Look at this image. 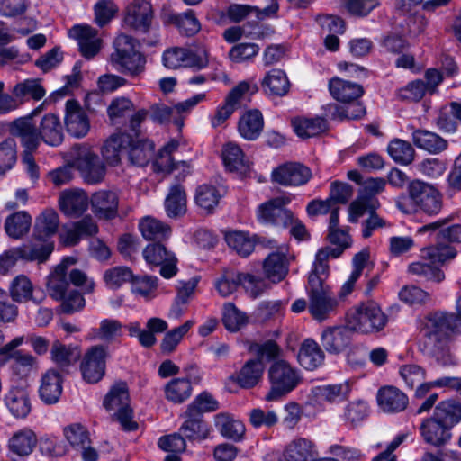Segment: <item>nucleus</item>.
I'll return each mask as SVG.
<instances>
[{
    "instance_id": "obj_1",
    "label": "nucleus",
    "mask_w": 461,
    "mask_h": 461,
    "mask_svg": "<svg viewBox=\"0 0 461 461\" xmlns=\"http://www.w3.org/2000/svg\"><path fill=\"white\" fill-rule=\"evenodd\" d=\"M456 311H437L423 318L420 347L424 354L438 358L447 351L454 337L461 334V295L456 300Z\"/></svg>"
},
{
    "instance_id": "obj_2",
    "label": "nucleus",
    "mask_w": 461,
    "mask_h": 461,
    "mask_svg": "<svg viewBox=\"0 0 461 461\" xmlns=\"http://www.w3.org/2000/svg\"><path fill=\"white\" fill-rule=\"evenodd\" d=\"M136 41L127 35L120 34L113 41L114 51L110 55V63L119 72L138 77L145 70L146 59L136 50Z\"/></svg>"
},
{
    "instance_id": "obj_3",
    "label": "nucleus",
    "mask_w": 461,
    "mask_h": 461,
    "mask_svg": "<svg viewBox=\"0 0 461 461\" xmlns=\"http://www.w3.org/2000/svg\"><path fill=\"white\" fill-rule=\"evenodd\" d=\"M270 389L267 402L278 401L293 392L303 381L300 371L285 360L275 361L268 369Z\"/></svg>"
},
{
    "instance_id": "obj_4",
    "label": "nucleus",
    "mask_w": 461,
    "mask_h": 461,
    "mask_svg": "<svg viewBox=\"0 0 461 461\" xmlns=\"http://www.w3.org/2000/svg\"><path fill=\"white\" fill-rule=\"evenodd\" d=\"M387 317L381 308L373 302L362 303L348 315V323L353 331L365 334L382 330L387 323Z\"/></svg>"
},
{
    "instance_id": "obj_5",
    "label": "nucleus",
    "mask_w": 461,
    "mask_h": 461,
    "mask_svg": "<svg viewBox=\"0 0 461 461\" xmlns=\"http://www.w3.org/2000/svg\"><path fill=\"white\" fill-rule=\"evenodd\" d=\"M104 406L108 411H115L114 415L123 429H137L138 424L131 420L132 410L130 407L129 390L125 382H118L112 386L104 400Z\"/></svg>"
},
{
    "instance_id": "obj_6",
    "label": "nucleus",
    "mask_w": 461,
    "mask_h": 461,
    "mask_svg": "<svg viewBox=\"0 0 461 461\" xmlns=\"http://www.w3.org/2000/svg\"><path fill=\"white\" fill-rule=\"evenodd\" d=\"M309 312L316 320L326 319L330 312L337 306L330 287L325 285L323 277L309 276L308 277Z\"/></svg>"
},
{
    "instance_id": "obj_7",
    "label": "nucleus",
    "mask_w": 461,
    "mask_h": 461,
    "mask_svg": "<svg viewBox=\"0 0 461 461\" xmlns=\"http://www.w3.org/2000/svg\"><path fill=\"white\" fill-rule=\"evenodd\" d=\"M74 158V165L81 172L83 178L88 184L101 182L105 176V167L99 157L88 147L75 146L70 152Z\"/></svg>"
},
{
    "instance_id": "obj_8",
    "label": "nucleus",
    "mask_w": 461,
    "mask_h": 461,
    "mask_svg": "<svg viewBox=\"0 0 461 461\" xmlns=\"http://www.w3.org/2000/svg\"><path fill=\"white\" fill-rule=\"evenodd\" d=\"M288 196L273 198L258 208V220L265 224L287 228L293 219V212L285 208L290 203Z\"/></svg>"
},
{
    "instance_id": "obj_9",
    "label": "nucleus",
    "mask_w": 461,
    "mask_h": 461,
    "mask_svg": "<svg viewBox=\"0 0 461 461\" xmlns=\"http://www.w3.org/2000/svg\"><path fill=\"white\" fill-rule=\"evenodd\" d=\"M411 200L425 213L437 214L442 207L439 193L430 185L414 180L408 186Z\"/></svg>"
},
{
    "instance_id": "obj_10",
    "label": "nucleus",
    "mask_w": 461,
    "mask_h": 461,
    "mask_svg": "<svg viewBox=\"0 0 461 461\" xmlns=\"http://www.w3.org/2000/svg\"><path fill=\"white\" fill-rule=\"evenodd\" d=\"M143 257L149 265L160 266V275L165 278H171L177 273V258L169 251L162 241L148 245L143 250Z\"/></svg>"
},
{
    "instance_id": "obj_11",
    "label": "nucleus",
    "mask_w": 461,
    "mask_h": 461,
    "mask_svg": "<svg viewBox=\"0 0 461 461\" xmlns=\"http://www.w3.org/2000/svg\"><path fill=\"white\" fill-rule=\"evenodd\" d=\"M107 349L97 345L91 347L85 354L80 369L85 381L90 384L99 382L105 373Z\"/></svg>"
},
{
    "instance_id": "obj_12",
    "label": "nucleus",
    "mask_w": 461,
    "mask_h": 461,
    "mask_svg": "<svg viewBox=\"0 0 461 461\" xmlns=\"http://www.w3.org/2000/svg\"><path fill=\"white\" fill-rule=\"evenodd\" d=\"M10 132L20 140L24 151H35L41 142L39 126L32 116L14 120L10 125Z\"/></svg>"
},
{
    "instance_id": "obj_13",
    "label": "nucleus",
    "mask_w": 461,
    "mask_h": 461,
    "mask_svg": "<svg viewBox=\"0 0 461 461\" xmlns=\"http://www.w3.org/2000/svg\"><path fill=\"white\" fill-rule=\"evenodd\" d=\"M311 177V169L296 162L285 163L272 172L273 181L284 186H300L305 185Z\"/></svg>"
},
{
    "instance_id": "obj_14",
    "label": "nucleus",
    "mask_w": 461,
    "mask_h": 461,
    "mask_svg": "<svg viewBox=\"0 0 461 461\" xmlns=\"http://www.w3.org/2000/svg\"><path fill=\"white\" fill-rule=\"evenodd\" d=\"M64 122L67 131L76 137H85L90 130L89 118L76 100H68L65 107Z\"/></svg>"
},
{
    "instance_id": "obj_15",
    "label": "nucleus",
    "mask_w": 461,
    "mask_h": 461,
    "mask_svg": "<svg viewBox=\"0 0 461 461\" xmlns=\"http://www.w3.org/2000/svg\"><path fill=\"white\" fill-rule=\"evenodd\" d=\"M8 295L19 303L32 301L35 304H41L45 299L43 291L34 289L32 281L25 275H19L12 280Z\"/></svg>"
},
{
    "instance_id": "obj_16",
    "label": "nucleus",
    "mask_w": 461,
    "mask_h": 461,
    "mask_svg": "<svg viewBox=\"0 0 461 461\" xmlns=\"http://www.w3.org/2000/svg\"><path fill=\"white\" fill-rule=\"evenodd\" d=\"M153 19L152 5L145 0H135L128 5L124 18L125 23L142 32H147Z\"/></svg>"
},
{
    "instance_id": "obj_17",
    "label": "nucleus",
    "mask_w": 461,
    "mask_h": 461,
    "mask_svg": "<svg viewBox=\"0 0 461 461\" xmlns=\"http://www.w3.org/2000/svg\"><path fill=\"white\" fill-rule=\"evenodd\" d=\"M98 226L90 216H86L70 226H64L60 234V242L64 246H76L82 238L92 237L97 234Z\"/></svg>"
},
{
    "instance_id": "obj_18",
    "label": "nucleus",
    "mask_w": 461,
    "mask_h": 461,
    "mask_svg": "<svg viewBox=\"0 0 461 461\" xmlns=\"http://www.w3.org/2000/svg\"><path fill=\"white\" fill-rule=\"evenodd\" d=\"M376 401L384 413H399L406 410L409 405L407 394L393 385L381 387L377 392Z\"/></svg>"
},
{
    "instance_id": "obj_19",
    "label": "nucleus",
    "mask_w": 461,
    "mask_h": 461,
    "mask_svg": "<svg viewBox=\"0 0 461 461\" xmlns=\"http://www.w3.org/2000/svg\"><path fill=\"white\" fill-rule=\"evenodd\" d=\"M353 330L346 326H335L325 329L321 337L323 348L330 354H339L350 344Z\"/></svg>"
},
{
    "instance_id": "obj_20",
    "label": "nucleus",
    "mask_w": 461,
    "mask_h": 461,
    "mask_svg": "<svg viewBox=\"0 0 461 461\" xmlns=\"http://www.w3.org/2000/svg\"><path fill=\"white\" fill-rule=\"evenodd\" d=\"M71 33L77 40L79 50L86 59H92L101 50L102 41L97 31L90 25H76Z\"/></svg>"
},
{
    "instance_id": "obj_21",
    "label": "nucleus",
    "mask_w": 461,
    "mask_h": 461,
    "mask_svg": "<svg viewBox=\"0 0 461 461\" xmlns=\"http://www.w3.org/2000/svg\"><path fill=\"white\" fill-rule=\"evenodd\" d=\"M70 263L73 261H70L69 258L63 259L48 276L46 289L49 295L54 300L64 298L65 294L72 289L67 274Z\"/></svg>"
},
{
    "instance_id": "obj_22",
    "label": "nucleus",
    "mask_w": 461,
    "mask_h": 461,
    "mask_svg": "<svg viewBox=\"0 0 461 461\" xmlns=\"http://www.w3.org/2000/svg\"><path fill=\"white\" fill-rule=\"evenodd\" d=\"M450 430L447 425L436 419L434 414L425 419L420 426V432L424 441L435 447H441L450 439Z\"/></svg>"
},
{
    "instance_id": "obj_23",
    "label": "nucleus",
    "mask_w": 461,
    "mask_h": 461,
    "mask_svg": "<svg viewBox=\"0 0 461 461\" xmlns=\"http://www.w3.org/2000/svg\"><path fill=\"white\" fill-rule=\"evenodd\" d=\"M5 404L17 419L27 417L32 411L30 394L23 386H12L5 396Z\"/></svg>"
},
{
    "instance_id": "obj_24",
    "label": "nucleus",
    "mask_w": 461,
    "mask_h": 461,
    "mask_svg": "<svg viewBox=\"0 0 461 461\" xmlns=\"http://www.w3.org/2000/svg\"><path fill=\"white\" fill-rule=\"evenodd\" d=\"M91 204L94 212L99 218L113 219L117 215L119 197L110 190H101L93 194Z\"/></svg>"
},
{
    "instance_id": "obj_25",
    "label": "nucleus",
    "mask_w": 461,
    "mask_h": 461,
    "mask_svg": "<svg viewBox=\"0 0 461 461\" xmlns=\"http://www.w3.org/2000/svg\"><path fill=\"white\" fill-rule=\"evenodd\" d=\"M59 203L66 215L78 217L87 210L89 199L82 190H67L60 194Z\"/></svg>"
},
{
    "instance_id": "obj_26",
    "label": "nucleus",
    "mask_w": 461,
    "mask_h": 461,
    "mask_svg": "<svg viewBox=\"0 0 461 461\" xmlns=\"http://www.w3.org/2000/svg\"><path fill=\"white\" fill-rule=\"evenodd\" d=\"M265 366L259 359L248 360L230 379L243 389L255 387L262 379Z\"/></svg>"
},
{
    "instance_id": "obj_27",
    "label": "nucleus",
    "mask_w": 461,
    "mask_h": 461,
    "mask_svg": "<svg viewBox=\"0 0 461 461\" xmlns=\"http://www.w3.org/2000/svg\"><path fill=\"white\" fill-rule=\"evenodd\" d=\"M329 89L333 98L345 104L357 101L364 94V88L360 84L339 77L330 80Z\"/></svg>"
},
{
    "instance_id": "obj_28",
    "label": "nucleus",
    "mask_w": 461,
    "mask_h": 461,
    "mask_svg": "<svg viewBox=\"0 0 461 461\" xmlns=\"http://www.w3.org/2000/svg\"><path fill=\"white\" fill-rule=\"evenodd\" d=\"M22 259L25 261H36L39 264L48 260L54 249V242L49 239H39L33 237V240L21 247Z\"/></svg>"
},
{
    "instance_id": "obj_29",
    "label": "nucleus",
    "mask_w": 461,
    "mask_h": 461,
    "mask_svg": "<svg viewBox=\"0 0 461 461\" xmlns=\"http://www.w3.org/2000/svg\"><path fill=\"white\" fill-rule=\"evenodd\" d=\"M297 359L304 369L312 371L323 364L325 354L314 339H306L300 346Z\"/></svg>"
},
{
    "instance_id": "obj_30",
    "label": "nucleus",
    "mask_w": 461,
    "mask_h": 461,
    "mask_svg": "<svg viewBox=\"0 0 461 461\" xmlns=\"http://www.w3.org/2000/svg\"><path fill=\"white\" fill-rule=\"evenodd\" d=\"M277 10L278 5L273 0L268 6L263 9L249 5L232 4L227 9V15L232 22L240 23L250 14H254L258 20H263L276 14Z\"/></svg>"
},
{
    "instance_id": "obj_31",
    "label": "nucleus",
    "mask_w": 461,
    "mask_h": 461,
    "mask_svg": "<svg viewBox=\"0 0 461 461\" xmlns=\"http://www.w3.org/2000/svg\"><path fill=\"white\" fill-rule=\"evenodd\" d=\"M128 157L131 164L144 167L154 153V144L145 138H133L131 135V142H126Z\"/></svg>"
},
{
    "instance_id": "obj_32",
    "label": "nucleus",
    "mask_w": 461,
    "mask_h": 461,
    "mask_svg": "<svg viewBox=\"0 0 461 461\" xmlns=\"http://www.w3.org/2000/svg\"><path fill=\"white\" fill-rule=\"evenodd\" d=\"M221 157L225 167L230 171L237 172L240 175H246L249 171V161L236 143H226L222 148Z\"/></svg>"
},
{
    "instance_id": "obj_33",
    "label": "nucleus",
    "mask_w": 461,
    "mask_h": 461,
    "mask_svg": "<svg viewBox=\"0 0 461 461\" xmlns=\"http://www.w3.org/2000/svg\"><path fill=\"white\" fill-rule=\"evenodd\" d=\"M41 141L50 146H59L62 143L64 135L59 118L54 113L45 114L39 125Z\"/></svg>"
},
{
    "instance_id": "obj_34",
    "label": "nucleus",
    "mask_w": 461,
    "mask_h": 461,
    "mask_svg": "<svg viewBox=\"0 0 461 461\" xmlns=\"http://www.w3.org/2000/svg\"><path fill=\"white\" fill-rule=\"evenodd\" d=\"M62 393V379L54 370H49L41 378L39 389L41 399L47 404L56 403Z\"/></svg>"
},
{
    "instance_id": "obj_35",
    "label": "nucleus",
    "mask_w": 461,
    "mask_h": 461,
    "mask_svg": "<svg viewBox=\"0 0 461 461\" xmlns=\"http://www.w3.org/2000/svg\"><path fill=\"white\" fill-rule=\"evenodd\" d=\"M451 221L450 217L440 219L437 221L426 224L419 229V232L435 231L439 230L437 233L438 240H443L450 243H461V224H453L447 226Z\"/></svg>"
},
{
    "instance_id": "obj_36",
    "label": "nucleus",
    "mask_w": 461,
    "mask_h": 461,
    "mask_svg": "<svg viewBox=\"0 0 461 461\" xmlns=\"http://www.w3.org/2000/svg\"><path fill=\"white\" fill-rule=\"evenodd\" d=\"M413 143L421 149L432 154H438L447 148V141L435 132L416 130L412 132Z\"/></svg>"
},
{
    "instance_id": "obj_37",
    "label": "nucleus",
    "mask_w": 461,
    "mask_h": 461,
    "mask_svg": "<svg viewBox=\"0 0 461 461\" xmlns=\"http://www.w3.org/2000/svg\"><path fill=\"white\" fill-rule=\"evenodd\" d=\"M126 142H131V133L113 134L104 144L102 155L110 165H117L121 160V154L126 150Z\"/></svg>"
},
{
    "instance_id": "obj_38",
    "label": "nucleus",
    "mask_w": 461,
    "mask_h": 461,
    "mask_svg": "<svg viewBox=\"0 0 461 461\" xmlns=\"http://www.w3.org/2000/svg\"><path fill=\"white\" fill-rule=\"evenodd\" d=\"M348 382L316 386L312 388V394L319 400L329 403H336L348 400L350 393Z\"/></svg>"
},
{
    "instance_id": "obj_39",
    "label": "nucleus",
    "mask_w": 461,
    "mask_h": 461,
    "mask_svg": "<svg viewBox=\"0 0 461 461\" xmlns=\"http://www.w3.org/2000/svg\"><path fill=\"white\" fill-rule=\"evenodd\" d=\"M264 126L263 116L258 110L249 111L244 113L238 124L240 134L248 140L258 138Z\"/></svg>"
},
{
    "instance_id": "obj_40",
    "label": "nucleus",
    "mask_w": 461,
    "mask_h": 461,
    "mask_svg": "<svg viewBox=\"0 0 461 461\" xmlns=\"http://www.w3.org/2000/svg\"><path fill=\"white\" fill-rule=\"evenodd\" d=\"M139 230L144 239L156 242L167 240L172 232L169 225L149 216L140 221Z\"/></svg>"
},
{
    "instance_id": "obj_41",
    "label": "nucleus",
    "mask_w": 461,
    "mask_h": 461,
    "mask_svg": "<svg viewBox=\"0 0 461 461\" xmlns=\"http://www.w3.org/2000/svg\"><path fill=\"white\" fill-rule=\"evenodd\" d=\"M165 209L170 218H177L186 212V194L179 183L170 186L165 200Z\"/></svg>"
},
{
    "instance_id": "obj_42",
    "label": "nucleus",
    "mask_w": 461,
    "mask_h": 461,
    "mask_svg": "<svg viewBox=\"0 0 461 461\" xmlns=\"http://www.w3.org/2000/svg\"><path fill=\"white\" fill-rule=\"evenodd\" d=\"M215 427L224 438L240 441L245 434L244 424L229 414L219 413L214 418Z\"/></svg>"
},
{
    "instance_id": "obj_43",
    "label": "nucleus",
    "mask_w": 461,
    "mask_h": 461,
    "mask_svg": "<svg viewBox=\"0 0 461 461\" xmlns=\"http://www.w3.org/2000/svg\"><path fill=\"white\" fill-rule=\"evenodd\" d=\"M12 94L16 100H20L19 104H22L27 98H31L34 101L42 99L46 95V90L41 85V79L30 78L17 83L14 86Z\"/></svg>"
},
{
    "instance_id": "obj_44",
    "label": "nucleus",
    "mask_w": 461,
    "mask_h": 461,
    "mask_svg": "<svg viewBox=\"0 0 461 461\" xmlns=\"http://www.w3.org/2000/svg\"><path fill=\"white\" fill-rule=\"evenodd\" d=\"M59 223L58 213L52 209H46L35 220L33 237L50 240L57 232Z\"/></svg>"
},
{
    "instance_id": "obj_45",
    "label": "nucleus",
    "mask_w": 461,
    "mask_h": 461,
    "mask_svg": "<svg viewBox=\"0 0 461 461\" xmlns=\"http://www.w3.org/2000/svg\"><path fill=\"white\" fill-rule=\"evenodd\" d=\"M433 414L451 429L461 420V403L453 399L442 401L435 407Z\"/></svg>"
},
{
    "instance_id": "obj_46",
    "label": "nucleus",
    "mask_w": 461,
    "mask_h": 461,
    "mask_svg": "<svg viewBox=\"0 0 461 461\" xmlns=\"http://www.w3.org/2000/svg\"><path fill=\"white\" fill-rule=\"evenodd\" d=\"M266 276L273 283L282 281L288 273V261L285 254L271 253L264 261Z\"/></svg>"
},
{
    "instance_id": "obj_47",
    "label": "nucleus",
    "mask_w": 461,
    "mask_h": 461,
    "mask_svg": "<svg viewBox=\"0 0 461 461\" xmlns=\"http://www.w3.org/2000/svg\"><path fill=\"white\" fill-rule=\"evenodd\" d=\"M51 358L61 368L68 367L77 363L81 357V350L77 346H66L55 340L51 346Z\"/></svg>"
},
{
    "instance_id": "obj_48",
    "label": "nucleus",
    "mask_w": 461,
    "mask_h": 461,
    "mask_svg": "<svg viewBox=\"0 0 461 461\" xmlns=\"http://www.w3.org/2000/svg\"><path fill=\"white\" fill-rule=\"evenodd\" d=\"M262 87L269 95L283 96L288 93L290 83L285 71L275 68L267 73Z\"/></svg>"
},
{
    "instance_id": "obj_49",
    "label": "nucleus",
    "mask_w": 461,
    "mask_h": 461,
    "mask_svg": "<svg viewBox=\"0 0 461 461\" xmlns=\"http://www.w3.org/2000/svg\"><path fill=\"white\" fill-rule=\"evenodd\" d=\"M437 239L435 245L429 246L421 250V257L431 264H444L455 258L457 255L456 249Z\"/></svg>"
},
{
    "instance_id": "obj_50",
    "label": "nucleus",
    "mask_w": 461,
    "mask_h": 461,
    "mask_svg": "<svg viewBox=\"0 0 461 461\" xmlns=\"http://www.w3.org/2000/svg\"><path fill=\"white\" fill-rule=\"evenodd\" d=\"M192 385L188 380L174 378L164 387L165 398L175 404H181L187 401L192 394Z\"/></svg>"
},
{
    "instance_id": "obj_51",
    "label": "nucleus",
    "mask_w": 461,
    "mask_h": 461,
    "mask_svg": "<svg viewBox=\"0 0 461 461\" xmlns=\"http://www.w3.org/2000/svg\"><path fill=\"white\" fill-rule=\"evenodd\" d=\"M313 456V444L306 438L293 440L287 445L284 452V457L286 461H310Z\"/></svg>"
},
{
    "instance_id": "obj_52",
    "label": "nucleus",
    "mask_w": 461,
    "mask_h": 461,
    "mask_svg": "<svg viewBox=\"0 0 461 461\" xmlns=\"http://www.w3.org/2000/svg\"><path fill=\"white\" fill-rule=\"evenodd\" d=\"M31 225L32 217L26 212L21 211L6 218L5 230L9 237L20 239L29 232Z\"/></svg>"
},
{
    "instance_id": "obj_53",
    "label": "nucleus",
    "mask_w": 461,
    "mask_h": 461,
    "mask_svg": "<svg viewBox=\"0 0 461 461\" xmlns=\"http://www.w3.org/2000/svg\"><path fill=\"white\" fill-rule=\"evenodd\" d=\"M36 443L35 434L30 429H23L14 433L10 438L9 448L14 454L25 456L32 452Z\"/></svg>"
},
{
    "instance_id": "obj_54",
    "label": "nucleus",
    "mask_w": 461,
    "mask_h": 461,
    "mask_svg": "<svg viewBox=\"0 0 461 461\" xmlns=\"http://www.w3.org/2000/svg\"><path fill=\"white\" fill-rule=\"evenodd\" d=\"M296 134L301 138L314 137L327 130V122L321 117L296 118L292 121Z\"/></svg>"
},
{
    "instance_id": "obj_55",
    "label": "nucleus",
    "mask_w": 461,
    "mask_h": 461,
    "mask_svg": "<svg viewBox=\"0 0 461 461\" xmlns=\"http://www.w3.org/2000/svg\"><path fill=\"white\" fill-rule=\"evenodd\" d=\"M186 420L180 428L182 435L190 440H202L208 437L209 429L202 416L185 415Z\"/></svg>"
},
{
    "instance_id": "obj_56",
    "label": "nucleus",
    "mask_w": 461,
    "mask_h": 461,
    "mask_svg": "<svg viewBox=\"0 0 461 461\" xmlns=\"http://www.w3.org/2000/svg\"><path fill=\"white\" fill-rule=\"evenodd\" d=\"M347 106H341L336 104H330L327 106V116L331 119H349L356 120L361 118L366 113L365 107L356 101L348 103Z\"/></svg>"
},
{
    "instance_id": "obj_57",
    "label": "nucleus",
    "mask_w": 461,
    "mask_h": 461,
    "mask_svg": "<svg viewBox=\"0 0 461 461\" xmlns=\"http://www.w3.org/2000/svg\"><path fill=\"white\" fill-rule=\"evenodd\" d=\"M387 151L396 163L402 165L411 164L415 157V150L411 143L401 139L391 140Z\"/></svg>"
},
{
    "instance_id": "obj_58",
    "label": "nucleus",
    "mask_w": 461,
    "mask_h": 461,
    "mask_svg": "<svg viewBox=\"0 0 461 461\" xmlns=\"http://www.w3.org/2000/svg\"><path fill=\"white\" fill-rule=\"evenodd\" d=\"M94 22L99 27H104L116 16L119 7L113 0H98L94 7Z\"/></svg>"
},
{
    "instance_id": "obj_59",
    "label": "nucleus",
    "mask_w": 461,
    "mask_h": 461,
    "mask_svg": "<svg viewBox=\"0 0 461 461\" xmlns=\"http://www.w3.org/2000/svg\"><path fill=\"white\" fill-rule=\"evenodd\" d=\"M225 240L228 246L241 257H248L254 250L255 241L245 232H230Z\"/></svg>"
},
{
    "instance_id": "obj_60",
    "label": "nucleus",
    "mask_w": 461,
    "mask_h": 461,
    "mask_svg": "<svg viewBox=\"0 0 461 461\" xmlns=\"http://www.w3.org/2000/svg\"><path fill=\"white\" fill-rule=\"evenodd\" d=\"M379 207V202L374 197H365L360 194L355 201H353L348 208L350 222H357L358 218L363 216L366 212L368 215L372 211H375Z\"/></svg>"
},
{
    "instance_id": "obj_61",
    "label": "nucleus",
    "mask_w": 461,
    "mask_h": 461,
    "mask_svg": "<svg viewBox=\"0 0 461 461\" xmlns=\"http://www.w3.org/2000/svg\"><path fill=\"white\" fill-rule=\"evenodd\" d=\"M221 194L213 185H203L197 188L195 201L199 207L206 212L212 211L217 206Z\"/></svg>"
},
{
    "instance_id": "obj_62",
    "label": "nucleus",
    "mask_w": 461,
    "mask_h": 461,
    "mask_svg": "<svg viewBox=\"0 0 461 461\" xmlns=\"http://www.w3.org/2000/svg\"><path fill=\"white\" fill-rule=\"evenodd\" d=\"M193 325L194 321L189 320L181 326L167 332L161 341L160 347L162 352L167 354L173 352L179 342L182 340L183 337L189 331Z\"/></svg>"
},
{
    "instance_id": "obj_63",
    "label": "nucleus",
    "mask_w": 461,
    "mask_h": 461,
    "mask_svg": "<svg viewBox=\"0 0 461 461\" xmlns=\"http://www.w3.org/2000/svg\"><path fill=\"white\" fill-rule=\"evenodd\" d=\"M398 295L401 301L410 305L426 304L431 301L429 293L414 285H404Z\"/></svg>"
},
{
    "instance_id": "obj_64",
    "label": "nucleus",
    "mask_w": 461,
    "mask_h": 461,
    "mask_svg": "<svg viewBox=\"0 0 461 461\" xmlns=\"http://www.w3.org/2000/svg\"><path fill=\"white\" fill-rule=\"evenodd\" d=\"M218 409V402L207 392L200 393L187 407L185 415L201 416L203 412Z\"/></svg>"
}]
</instances>
